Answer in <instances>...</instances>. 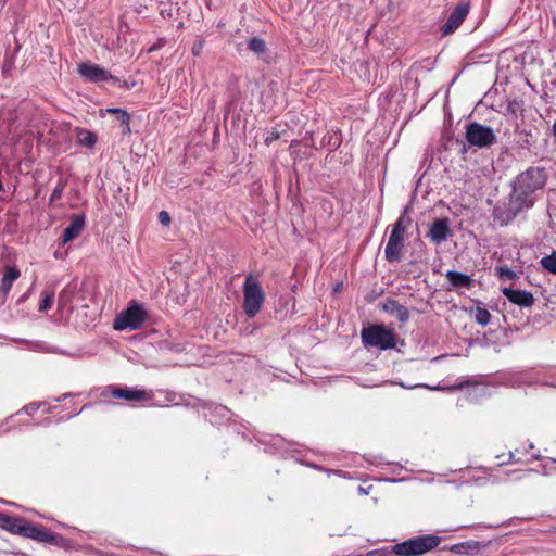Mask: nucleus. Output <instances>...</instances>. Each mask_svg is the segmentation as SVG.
<instances>
[{
	"label": "nucleus",
	"instance_id": "1",
	"mask_svg": "<svg viewBox=\"0 0 556 556\" xmlns=\"http://www.w3.org/2000/svg\"><path fill=\"white\" fill-rule=\"evenodd\" d=\"M441 539L433 534L421 535L392 546V553L396 556H420L434 549Z\"/></svg>",
	"mask_w": 556,
	"mask_h": 556
},
{
	"label": "nucleus",
	"instance_id": "2",
	"mask_svg": "<svg viewBox=\"0 0 556 556\" xmlns=\"http://www.w3.org/2000/svg\"><path fill=\"white\" fill-rule=\"evenodd\" d=\"M243 311L249 317H255L265 300L264 291L256 276L248 275L243 282Z\"/></svg>",
	"mask_w": 556,
	"mask_h": 556
},
{
	"label": "nucleus",
	"instance_id": "3",
	"mask_svg": "<svg viewBox=\"0 0 556 556\" xmlns=\"http://www.w3.org/2000/svg\"><path fill=\"white\" fill-rule=\"evenodd\" d=\"M365 345L374 348H396L395 333L382 324L364 327L361 332Z\"/></svg>",
	"mask_w": 556,
	"mask_h": 556
},
{
	"label": "nucleus",
	"instance_id": "4",
	"mask_svg": "<svg viewBox=\"0 0 556 556\" xmlns=\"http://www.w3.org/2000/svg\"><path fill=\"white\" fill-rule=\"evenodd\" d=\"M407 225L404 217H400L392 226L386 249L384 257L389 263L400 262L406 238Z\"/></svg>",
	"mask_w": 556,
	"mask_h": 556
},
{
	"label": "nucleus",
	"instance_id": "5",
	"mask_svg": "<svg viewBox=\"0 0 556 556\" xmlns=\"http://www.w3.org/2000/svg\"><path fill=\"white\" fill-rule=\"evenodd\" d=\"M148 318V312L141 304L132 301L129 306L117 314L113 321L115 330L139 329Z\"/></svg>",
	"mask_w": 556,
	"mask_h": 556
},
{
	"label": "nucleus",
	"instance_id": "6",
	"mask_svg": "<svg viewBox=\"0 0 556 556\" xmlns=\"http://www.w3.org/2000/svg\"><path fill=\"white\" fill-rule=\"evenodd\" d=\"M545 184V169L542 167H530L517 176L514 187L520 190L521 193H527L532 197V194L542 189Z\"/></svg>",
	"mask_w": 556,
	"mask_h": 556
},
{
	"label": "nucleus",
	"instance_id": "7",
	"mask_svg": "<svg viewBox=\"0 0 556 556\" xmlns=\"http://www.w3.org/2000/svg\"><path fill=\"white\" fill-rule=\"evenodd\" d=\"M465 139L469 147L483 149L493 146L496 141V136L490 126L478 122H470L466 125Z\"/></svg>",
	"mask_w": 556,
	"mask_h": 556
},
{
	"label": "nucleus",
	"instance_id": "8",
	"mask_svg": "<svg viewBox=\"0 0 556 556\" xmlns=\"http://www.w3.org/2000/svg\"><path fill=\"white\" fill-rule=\"evenodd\" d=\"M470 9L471 4L469 0H460L441 27V34L447 36L456 31L468 16Z\"/></svg>",
	"mask_w": 556,
	"mask_h": 556
},
{
	"label": "nucleus",
	"instance_id": "9",
	"mask_svg": "<svg viewBox=\"0 0 556 556\" xmlns=\"http://www.w3.org/2000/svg\"><path fill=\"white\" fill-rule=\"evenodd\" d=\"M77 72L84 79L90 83L97 84L108 80L117 83L119 80L116 76H113L100 65L90 62L80 63L77 67Z\"/></svg>",
	"mask_w": 556,
	"mask_h": 556
},
{
	"label": "nucleus",
	"instance_id": "10",
	"mask_svg": "<svg viewBox=\"0 0 556 556\" xmlns=\"http://www.w3.org/2000/svg\"><path fill=\"white\" fill-rule=\"evenodd\" d=\"M501 291L510 303L520 307H531L534 304L535 300L530 291L517 290L510 287H504Z\"/></svg>",
	"mask_w": 556,
	"mask_h": 556
},
{
	"label": "nucleus",
	"instance_id": "11",
	"mask_svg": "<svg viewBox=\"0 0 556 556\" xmlns=\"http://www.w3.org/2000/svg\"><path fill=\"white\" fill-rule=\"evenodd\" d=\"M511 211L518 216L522 211L533 206L534 199L527 193H521L516 187H513V192L506 201Z\"/></svg>",
	"mask_w": 556,
	"mask_h": 556
},
{
	"label": "nucleus",
	"instance_id": "12",
	"mask_svg": "<svg viewBox=\"0 0 556 556\" xmlns=\"http://www.w3.org/2000/svg\"><path fill=\"white\" fill-rule=\"evenodd\" d=\"M85 215L74 214L71 216L70 225L63 230L61 240L62 243H67L77 238L85 227Z\"/></svg>",
	"mask_w": 556,
	"mask_h": 556
},
{
	"label": "nucleus",
	"instance_id": "13",
	"mask_svg": "<svg viewBox=\"0 0 556 556\" xmlns=\"http://www.w3.org/2000/svg\"><path fill=\"white\" fill-rule=\"evenodd\" d=\"M451 235L448 218L435 219L428 232V237L435 243H441Z\"/></svg>",
	"mask_w": 556,
	"mask_h": 556
},
{
	"label": "nucleus",
	"instance_id": "14",
	"mask_svg": "<svg viewBox=\"0 0 556 556\" xmlns=\"http://www.w3.org/2000/svg\"><path fill=\"white\" fill-rule=\"evenodd\" d=\"M517 215L508 206L507 202L497 203L492 211L493 223L500 227L507 226Z\"/></svg>",
	"mask_w": 556,
	"mask_h": 556
},
{
	"label": "nucleus",
	"instance_id": "15",
	"mask_svg": "<svg viewBox=\"0 0 556 556\" xmlns=\"http://www.w3.org/2000/svg\"><path fill=\"white\" fill-rule=\"evenodd\" d=\"M382 309L403 324L407 323L410 317L408 308L394 299H387L382 304Z\"/></svg>",
	"mask_w": 556,
	"mask_h": 556
},
{
	"label": "nucleus",
	"instance_id": "16",
	"mask_svg": "<svg viewBox=\"0 0 556 556\" xmlns=\"http://www.w3.org/2000/svg\"><path fill=\"white\" fill-rule=\"evenodd\" d=\"M111 395L115 399H123L130 402L148 401L152 397L151 394L144 390H130L121 388H113L111 390Z\"/></svg>",
	"mask_w": 556,
	"mask_h": 556
},
{
	"label": "nucleus",
	"instance_id": "17",
	"mask_svg": "<svg viewBox=\"0 0 556 556\" xmlns=\"http://www.w3.org/2000/svg\"><path fill=\"white\" fill-rule=\"evenodd\" d=\"M21 277V270L17 266H5L3 270V277L0 283V293L7 296L12 289L13 282Z\"/></svg>",
	"mask_w": 556,
	"mask_h": 556
},
{
	"label": "nucleus",
	"instance_id": "18",
	"mask_svg": "<svg viewBox=\"0 0 556 556\" xmlns=\"http://www.w3.org/2000/svg\"><path fill=\"white\" fill-rule=\"evenodd\" d=\"M21 535L30 538L40 542H50L52 535L42 528L36 527L28 522H24Z\"/></svg>",
	"mask_w": 556,
	"mask_h": 556
},
{
	"label": "nucleus",
	"instance_id": "19",
	"mask_svg": "<svg viewBox=\"0 0 556 556\" xmlns=\"http://www.w3.org/2000/svg\"><path fill=\"white\" fill-rule=\"evenodd\" d=\"M446 278L448 282L452 285V287L456 289H470L473 285V280L471 279L470 276L456 270H448L446 273Z\"/></svg>",
	"mask_w": 556,
	"mask_h": 556
},
{
	"label": "nucleus",
	"instance_id": "20",
	"mask_svg": "<svg viewBox=\"0 0 556 556\" xmlns=\"http://www.w3.org/2000/svg\"><path fill=\"white\" fill-rule=\"evenodd\" d=\"M25 520L17 517H11L1 513L0 528L14 534H21Z\"/></svg>",
	"mask_w": 556,
	"mask_h": 556
},
{
	"label": "nucleus",
	"instance_id": "21",
	"mask_svg": "<svg viewBox=\"0 0 556 556\" xmlns=\"http://www.w3.org/2000/svg\"><path fill=\"white\" fill-rule=\"evenodd\" d=\"M106 113L112 114L115 116V118L121 123L123 128V135H130L131 128H130V114L122 109L117 108H109L106 109Z\"/></svg>",
	"mask_w": 556,
	"mask_h": 556
},
{
	"label": "nucleus",
	"instance_id": "22",
	"mask_svg": "<svg viewBox=\"0 0 556 556\" xmlns=\"http://www.w3.org/2000/svg\"><path fill=\"white\" fill-rule=\"evenodd\" d=\"M481 547V544L477 541H469L459 544H454L451 546V552L455 554H471L472 552H478Z\"/></svg>",
	"mask_w": 556,
	"mask_h": 556
},
{
	"label": "nucleus",
	"instance_id": "23",
	"mask_svg": "<svg viewBox=\"0 0 556 556\" xmlns=\"http://www.w3.org/2000/svg\"><path fill=\"white\" fill-rule=\"evenodd\" d=\"M248 49L254 52L255 54L260 55L262 53H265L266 51V43L264 39H262L258 36H254L248 41Z\"/></svg>",
	"mask_w": 556,
	"mask_h": 556
},
{
	"label": "nucleus",
	"instance_id": "24",
	"mask_svg": "<svg viewBox=\"0 0 556 556\" xmlns=\"http://www.w3.org/2000/svg\"><path fill=\"white\" fill-rule=\"evenodd\" d=\"M541 266L553 275H556V251L546 255L540 261Z\"/></svg>",
	"mask_w": 556,
	"mask_h": 556
},
{
	"label": "nucleus",
	"instance_id": "25",
	"mask_svg": "<svg viewBox=\"0 0 556 556\" xmlns=\"http://www.w3.org/2000/svg\"><path fill=\"white\" fill-rule=\"evenodd\" d=\"M53 300H54V292L52 290H47V289L43 290L41 293V300H40L38 309L40 312L48 311L49 308H51Z\"/></svg>",
	"mask_w": 556,
	"mask_h": 556
},
{
	"label": "nucleus",
	"instance_id": "26",
	"mask_svg": "<svg viewBox=\"0 0 556 556\" xmlns=\"http://www.w3.org/2000/svg\"><path fill=\"white\" fill-rule=\"evenodd\" d=\"M495 274L497 277L502 279H508V280H516L519 278L517 273H515L513 269H510L507 266H498L495 268Z\"/></svg>",
	"mask_w": 556,
	"mask_h": 556
},
{
	"label": "nucleus",
	"instance_id": "27",
	"mask_svg": "<svg viewBox=\"0 0 556 556\" xmlns=\"http://www.w3.org/2000/svg\"><path fill=\"white\" fill-rule=\"evenodd\" d=\"M475 317L478 324L485 326L490 323L491 314L486 308L478 306L476 308Z\"/></svg>",
	"mask_w": 556,
	"mask_h": 556
},
{
	"label": "nucleus",
	"instance_id": "28",
	"mask_svg": "<svg viewBox=\"0 0 556 556\" xmlns=\"http://www.w3.org/2000/svg\"><path fill=\"white\" fill-rule=\"evenodd\" d=\"M96 141H97V138H96L94 134H92L91 131H84L79 136V142H80V144H83L85 147H89V148L93 147Z\"/></svg>",
	"mask_w": 556,
	"mask_h": 556
},
{
	"label": "nucleus",
	"instance_id": "29",
	"mask_svg": "<svg viewBox=\"0 0 556 556\" xmlns=\"http://www.w3.org/2000/svg\"><path fill=\"white\" fill-rule=\"evenodd\" d=\"M205 47V39L203 37H198L191 48V53L193 56H200Z\"/></svg>",
	"mask_w": 556,
	"mask_h": 556
},
{
	"label": "nucleus",
	"instance_id": "30",
	"mask_svg": "<svg viewBox=\"0 0 556 556\" xmlns=\"http://www.w3.org/2000/svg\"><path fill=\"white\" fill-rule=\"evenodd\" d=\"M280 137V134L277 129L273 128L269 131H267L266 137L264 138V143L266 146H270L274 141L278 140Z\"/></svg>",
	"mask_w": 556,
	"mask_h": 556
},
{
	"label": "nucleus",
	"instance_id": "31",
	"mask_svg": "<svg viewBox=\"0 0 556 556\" xmlns=\"http://www.w3.org/2000/svg\"><path fill=\"white\" fill-rule=\"evenodd\" d=\"M159 222L163 225V226H169L170 222H172V218H170V215L166 212V211H162L159 213Z\"/></svg>",
	"mask_w": 556,
	"mask_h": 556
},
{
	"label": "nucleus",
	"instance_id": "32",
	"mask_svg": "<svg viewBox=\"0 0 556 556\" xmlns=\"http://www.w3.org/2000/svg\"><path fill=\"white\" fill-rule=\"evenodd\" d=\"M61 193H62V188H55L51 194V200L60 198Z\"/></svg>",
	"mask_w": 556,
	"mask_h": 556
},
{
	"label": "nucleus",
	"instance_id": "33",
	"mask_svg": "<svg viewBox=\"0 0 556 556\" xmlns=\"http://www.w3.org/2000/svg\"><path fill=\"white\" fill-rule=\"evenodd\" d=\"M454 356H456V354H453V355H442V356H439V357H434L433 361L445 359L447 357H454Z\"/></svg>",
	"mask_w": 556,
	"mask_h": 556
},
{
	"label": "nucleus",
	"instance_id": "34",
	"mask_svg": "<svg viewBox=\"0 0 556 556\" xmlns=\"http://www.w3.org/2000/svg\"><path fill=\"white\" fill-rule=\"evenodd\" d=\"M552 131H553V135H554V137L556 139V121L553 124Z\"/></svg>",
	"mask_w": 556,
	"mask_h": 556
},
{
	"label": "nucleus",
	"instance_id": "35",
	"mask_svg": "<svg viewBox=\"0 0 556 556\" xmlns=\"http://www.w3.org/2000/svg\"><path fill=\"white\" fill-rule=\"evenodd\" d=\"M2 190H3V184H2V181L0 180V191H2Z\"/></svg>",
	"mask_w": 556,
	"mask_h": 556
}]
</instances>
